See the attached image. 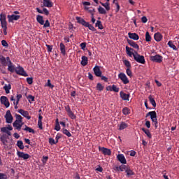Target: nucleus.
<instances>
[{
	"label": "nucleus",
	"instance_id": "nucleus-1",
	"mask_svg": "<svg viewBox=\"0 0 179 179\" xmlns=\"http://www.w3.org/2000/svg\"><path fill=\"white\" fill-rule=\"evenodd\" d=\"M76 19L77 20V23L82 24V26H84L85 27H88L89 30H91L92 31H96V28H94L93 25L90 24V23L86 22L83 18L76 17Z\"/></svg>",
	"mask_w": 179,
	"mask_h": 179
},
{
	"label": "nucleus",
	"instance_id": "nucleus-2",
	"mask_svg": "<svg viewBox=\"0 0 179 179\" xmlns=\"http://www.w3.org/2000/svg\"><path fill=\"white\" fill-rule=\"evenodd\" d=\"M0 22L3 34L4 36H6V34H8V22H6V15L3 13L0 14Z\"/></svg>",
	"mask_w": 179,
	"mask_h": 179
},
{
	"label": "nucleus",
	"instance_id": "nucleus-3",
	"mask_svg": "<svg viewBox=\"0 0 179 179\" xmlns=\"http://www.w3.org/2000/svg\"><path fill=\"white\" fill-rule=\"evenodd\" d=\"M149 116L151 118V121H152V122H154L155 127L157 128L158 122H157V114L156 113V111L148 112L146 114L145 117L148 118Z\"/></svg>",
	"mask_w": 179,
	"mask_h": 179
},
{
	"label": "nucleus",
	"instance_id": "nucleus-4",
	"mask_svg": "<svg viewBox=\"0 0 179 179\" xmlns=\"http://www.w3.org/2000/svg\"><path fill=\"white\" fill-rule=\"evenodd\" d=\"M134 61L138 62V64H145L146 61L145 60V57L143 55H141L138 53V52H135V55H133Z\"/></svg>",
	"mask_w": 179,
	"mask_h": 179
},
{
	"label": "nucleus",
	"instance_id": "nucleus-5",
	"mask_svg": "<svg viewBox=\"0 0 179 179\" xmlns=\"http://www.w3.org/2000/svg\"><path fill=\"white\" fill-rule=\"evenodd\" d=\"M150 59L152 62H157V64H161V62H163V57L160 55H156L155 56H150Z\"/></svg>",
	"mask_w": 179,
	"mask_h": 179
},
{
	"label": "nucleus",
	"instance_id": "nucleus-6",
	"mask_svg": "<svg viewBox=\"0 0 179 179\" xmlns=\"http://www.w3.org/2000/svg\"><path fill=\"white\" fill-rule=\"evenodd\" d=\"M4 118L7 124H12L13 122V116H12V113H10V110H9L6 111Z\"/></svg>",
	"mask_w": 179,
	"mask_h": 179
},
{
	"label": "nucleus",
	"instance_id": "nucleus-7",
	"mask_svg": "<svg viewBox=\"0 0 179 179\" xmlns=\"http://www.w3.org/2000/svg\"><path fill=\"white\" fill-rule=\"evenodd\" d=\"M15 73H17V75H20L21 76H29L27 73H26V71H24V69H23V67L20 66L16 67Z\"/></svg>",
	"mask_w": 179,
	"mask_h": 179
},
{
	"label": "nucleus",
	"instance_id": "nucleus-8",
	"mask_svg": "<svg viewBox=\"0 0 179 179\" xmlns=\"http://www.w3.org/2000/svg\"><path fill=\"white\" fill-rule=\"evenodd\" d=\"M118 78L120 80H122L124 85H128V83H129V80H128V77H127V75H125V73H120L118 74Z\"/></svg>",
	"mask_w": 179,
	"mask_h": 179
},
{
	"label": "nucleus",
	"instance_id": "nucleus-9",
	"mask_svg": "<svg viewBox=\"0 0 179 179\" xmlns=\"http://www.w3.org/2000/svg\"><path fill=\"white\" fill-rule=\"evenodd\" d=\"M0 101L1 104H3L6 108H8L9 106H10V103H9V99H8V97L5 96H2L0 98Z\"/></svg>",
	"mask_w": 179,
	"mask_h": 179
},
{
	"label": "nucleus",
	"instance_id": "nucleus-10",
	"mask_svg": "<svg viewBox=\"0 0 179 179\" xmlns=\"http://www.w3.org/2000/svg\"><path fill=\"white\" fill-rule=\"evenodd\" d=\"M99 152H101L104 156H111V150L104 147H99Z\"/></svg>",
	"mask_w": 179,
	"mask_h": 179
},
{
	"label": "nucleus",
	"instance_id": "nucleus-11",
	"mask_svg": "<svg viewBox=\"0 0 179 179\" xmlns=\"http://www.w3.org/2000/svg\"><path fill=\"white\" fill-rule=\"evenodd\" d=\"M17 155L20 159H23V160H27V159H29L30 157V155L29 154L20 151L17 152Z\"/></svg>",
	"mask_w": 179,
	"mask_h": 179
},
{
	"label": "nucleus",
	"instance_id": "nucleus-12",
	"mask_svg": "<svg viewBox=\"0 0 179 179\" xmlns=\"http://www.w3.org/2000/svg\"><path fill=\"white\" fill-rule=\"evenodd\" d=\"M8 19L9 23H13V20H19L20 19V15H11L7 16Z\"/></svg>",
	"mask_w": 179,
	"mask_h": 179
},
{
	"label": "nucleus",
	"instance_id": "nucleus-13",
	"mask_svg": "<svg viewBox=\"0 0 179 179\" xmlns=\"http://www.w3.org/2000/svg\"><path fill=\"white\" fill-rule=\"evenodd\" d=\"M18 113L20 114H21V115H22L23 117H24L25 118H27L28 120L31 119V116L29 115V112L28 111H26L23 109H20V110H18Z\"/></svg>",
	"mask_w": 179,
	"mask_h": 179
},
{
	"label": "nucleus",
	"instance_id": "nucleus-14",
	"mask_svg": "<svg viewBox=\"0 0 179 179\" xmlns=\"http://www.w3.org/2000/svg\"><path fill=\"white\" fill-rule=\"evenodd\" d=\"M127 43L130 45L131 47H132L135 50H137V51H139V45H138L135 41L127 39Z\"/></svg>",
	"mask_w": 179,
	"mask_h": 179
},
{
	"label": "nucleus",
	"instance_id": "nucleus-15",
	"mask_svg": "<svg viewBox=\"0 0 179 179\" xmlns=\"http://www.w3.org/2000/svg\"><path fill=\"white\" fill-rule=\"evenodd\" d=\"M43 6L45 8H52L54 3L51 0H43Z\"/></svg>",
	"mask_w": 179,
	"mask_h": 179
},
{
	"label": "nucleus",
	"instance_id": "nucleus-16",
	"mask_svg": "<svg viewBox=\"0 0 179 179\" xmlns=\"http://www.w3.org/2000/svg\"><path fill=\"white\" fill-rule=\"evenodd\" d=\"M128 36L131 40H134L136 41H138V40H139V35H138V34L136 33L129 32Z\"/></svg>",
	"mask_w": 179,
	"mask_h": 179
},
{
	"label": "nucleus",
	"instance_id": "nucleus-17",
	"mask_svg": "<svg viewBox=\"0 0 179 179\" xmlns=\"http://www.w3.org/2000/svg\"><path fill=\"white\" fill-rule=\"evenodd\" d=\"M94 75H96L98 78H100L101 76V71L100 70V67L99 66H95L93 69Z\"/></svg>",
	"mask_w": 179,
	"mask_h": 179
},
{
	"label": "nucleus",
	"instance_id": "nucleus-18",
	"mask_svg": "<svg viewBox=\"0 0 179 179\" xmlns=\"http://www.w3.org/2000/svg\"><path fill=\"white\" fill-rule=\"evenodd\" d=\"M117 159L122 164H127V159H125V157L122 154H119L117 156Z\"/></svg>",
	"mask_w": 179,
	"mask_h": 179
},
{
	"label": "nucleus",
	"instance_id": "nucleus-19",
	"mask_svg": "<svg viewBox=\"0 0 179 179\" xmlns=\"http://www.w3.org/2000/svg\"><path fill=\"white\" fill-rule=\"evenodd\" d=\"M119 131H123V129H126L128 128L129 125L125 122H122L120 124L117 125Z\"/></svg>",
	"mask_w": 179,
	"mask_h": 179
},
{
	"label": "nucleus",
	"instance_id": "nucleus-20",
	"mask_svg": "<svg viewBox=\"0 0 179 179\" xmlns=\"http://www.w3.org/2000/svg\"><path fill=\"white\" fill-rule=\"evenodd\" d=\"M132 51H134V48H131L128 46H126V52H127V55H129V57H131L132 55L133 56L135 55V52H136V51H134V52Z\"/></svg>",
	"mask_w": 179,
	"mask_h": 179
},
{
	"label": "nucleus",
	"instance_id": "nucleus-21",
	"mask_svg": "<svg viewBox=\"0 0 179 179\" xmlns=\"http://www.w3.org/2000/svg\"><path fill=\"white\" fill-rule=\"evenodd\" d=\"M120 97L122 100L129 101V94H125L122 91L120 92Z\"/></svg>",
	"mask_w": 179,
	"mask_h": 179
},
{
	"label": "nucleus",
	"instance_id": "nucleus-22",
	"mask_svg": "<svg viewBox=\"0 0 179 179\" xmlns=\"http://www.w3.org/2000/svg\"><path fill=\"white\" fill-rule=\"evenodd\" d=\"M154 38L155 41L159 43V41H162V40H163V35H162V34L159 32H157L154 34Z\"/></svg>",
	"mask_w": 179,
	"mask_h": 179
},
{
	"label": "nucleus",
	"instance_id": "nucleus-23",
	"mask_svg": "<svg viewBox=\"0 0 179 179\" xmlns=\"http://www.w3.org/2000/svg\"><path fill=\"white\" fill-rule=\"evenodd\" d=\"M13 127L10 124H8L6 127H1V131L4 134H6L8 131H13Z\"/></svg>",
	"mask_w": 179,
	"mask_h": 179
},
{
	"label": "nucleus",
	"instance_id": "nucleus-24",
	"mask_svg": "<svg viewBox=\"0 0 179 179\" xmlns=\"http://www.w3.org/2000/svg\"><path fill=\"white\" fill-rule=\"evenodd\" d=\"M1 142H2L3 145H4V148H8V138H6V136L3 135L0 138Z\"/></svg>",
	"mask_w": 179,
	"mask_h": 179
},
{
	"label": "nucleus",
	"instance_id": "nucleus-25",
	"mask_svg": "<svg viewBox=\"0 0 179 179\" xmlns=\"http://www.w3.org/2000/svg\"><path fill=\"white\" fill-rule=\"evenodd\" d=\"M8 71L9 72H11V73H13V72H16V67H15L13 63L8 64Z\"/></svg>",
	"mask_w": 179,
	"mask_h": 179
},
{
	"label": "nucleus",
	"instance_id": "nucleus-26",
	"mask_svg": "<svg viewBox=\"0 0 179 179\" xmlns=\"http://www.w3.org/2000/svg\"><path fill=\"white\" fill-rule=\"evenodd\" d=\"M21 122L15 121L13 123V126L15 128V129H17V131H20L22 129V125L20 124Z\"/></svg>",
	"mask_w": 179,
	"mask_h": 179
},
{
	"label": "nucleus",
	"instance_id": "nucleus-27",
	"mask_svg": "<svg viewBox=\"0 0 179 179\" xmlns=\"http://www.w3.org/2000/svg\"><path fill=\"white\" fill-rule=\"evenodd\" d=\"M141 131L145 134V135L148 136V139H152V134L150 133V131L148 129L141 128Z\"/></svg>",
	"mask_w": 179,
	"mask_h": 179
},
{
	"label": "nucleus",
	"instance_id": "nucleus-28",
	"mask_svg": "<svg viewBox=\"0 0 179 179\" xmlns=\"http://www.w3.org/2000/svg\"><path fill=\"white\" fill-rule=\"evenodd\" d=\"M125 173H127V177L135 176V172H134V171H132L129 166H127Z\"/></svg>",
	"mask_w": 179,
	"mask_h": 179
},
{
	"label": "nucleus",
	"instance_id": "nucleus-29",
	"mask_svg": "<svg viewBox=\"0 0 179 179\" xmlns=\"http://www.w3.org/2000/svg\"><path fill=\"white\" fill-rule=\"evenodd\" d=\"M0 62L3 66H6L8 65V62H6V57L0 55Z\"/></svg>",
	"mask_w": 179,
	"mask_h": 179
},
{
	"label": "nucleus",
	"instance_id": "nucleus-30",
	"mask_svg": "<svg viewBox=\"0 0 179 179\" xmlns=\"http://www.w3.org/2000/svg\"><path fill=\"white\" fill-rule=\"evenodd\" d=\"M100 4L103 6V8H105V9L106 10H110V2L109 1H106V3H103L101 1H100Z\"/></svg>",
	"mask_w": 179,
	"mask_h": 179
},
{
	"label": "nucleus",
	"instance_id": "nucleus-31",
	"mask_svg": "<svg viewBox=\"0 0 179 179\" xmlns=\"http://www.w3.org/2000/svg\"><path fill=\"white\" fill-rule=\"evenodd\" d=\"M81 65H83V66H86V65H87V61H88V59H87V57L86 56H83L81 57Z\"/></svg>",
	"mask_w": 179,
	"mask_h": 179
},
{
	"label": "nucleus",
	"instance_id": "nucleus-32",
	"mask_svg": "<svg viewBox=\"0 0 179 179\" xmlns=\"http://www.w3.org/2000/svg\"><path fill=\"white\" fill-rule=\"evenodd\" d=\"M3 89L6 93V94H9V93H10V89H12V86L10 85V84L8 85H5L3 87Z\"/></svg>",
	"mask_w": 179,
	"mask_h": 179
},
{
	"label": "nucleus",
	"instance_id": "nucleus-33",
	"mask_svg": "<svg viewBox=\"0 0 179 179\" xmlns=\"http://www.w3.org/2000/svg\"><path fill=\"white\" fill-rule=\"evenodd\" d=\"M110 92H115V93H118L120 92V87H117L115 85H113L112 87H109Z\"/></svg>",
	"mask_w": 179,
	"mask_h": 179
},
{
	"label": "nucleus",
	"instance_id": "nucleus-34",
	"mask_svg": "<svg viewBox=\"0 0 179 179\" xmlns=\"http://www.w3.org/2000/svg\"><path fill=\"white\" fill-rule=\"evenodd\" d=\"M122 114H124V115H129V114H131V109L128 107H124L122 109Z\"/></svg>",
	"mask_w": 179,
	"mask_h": 179
},
{
	"label": "nucleus",
	"instance_id": "nucleus-35",
	"mask_svg": "<svg viewBox=\"0 0 179 179\" xmlns=\"http://www.w3.org/2000/svg\"><path fill=\"white\" fill-rule=\"evenodd\" d=\"M95 27H98L99 30H103L104 29V27L103 26V24H101V21L97 20L95 23Z\"/></svg>",
	"mask_w": 179,
	"mask_h": 179
},
{
	"label": "nucleus",
	"instance_id": "nucleus-36",
	"mask_svg": "<svg viewBox=\"0 0 179 179\" xmlns=\"http://www.w3.org/2000/svg\"><path fill=\"white\" fill-rule=\"evenodd\" d=\"M148 99L150 100V104H152V106L156 107V101L155 100V98H153V96L150 95Z\"/></svg>",
	"mask_w": 179,
	"mask_h": 179
},
{
	"label": "nucleus",
	"instance_id": "nucleus-37",
	"mask_svg": "<svg viewBox=\"0 0 179 179\" xmlns=\"http://www.w3.org/2000/svg\"><path fill=\"white\" fill-rule=\"evenodd\" d=\"M98 12L100 13V15H106L107 14V11L104 8L101 7V6H99L98 8Z\"/></svg>",
	"mask_w": 179,
	"mask_h": 179
},
{
	"label": "nucleus",
	"instance_id": "nucleus-38",
	"mask_svg": "<svg viewBox=\"0 0 179 179\" xmlns=\"http://www.w3.org/2000/svg\"><path fill=\"white\" fill-rule=\"evenodd\" d=\"M36 20L38 22V23H39L40 24H44V20L43 18V16L38 15L36 17Z\"/></svg>",
	"mask_w": 179,
	"mask_h": 179
},
{
	"label": "nucleus",
	"instance_id": "nucleus-39",
	"mask_svg": "<svg viewBox=\"0 0 179 179\" xmlns=\"http://www.w3.org/2000/svg\"><path fill=\"white\" fill-rule=\"evenodd\" d=\"M23 130L29 132V134H36V131L31 127H27V125H25V128L23 129Z\"/></svg>",
	"mask_w": 179,
	"mask_h": 179
},
{
	"label": "nucleus",
	"instance_id": "nucleus-40",
	"mask_svg": "<svg viewBox=\"0 0 179 179\" xmlns=\"http://www.w3.org/2000/svg\"><path fill=\"white\" fill-rule=\"evenodd\" d=\"M123 64L127 67V69L132 68V66L131 65V62L127 59L123 60Z\"/></svg>",
	"mask_w": 179,
	"mask_h": 179
},
{
	"label": "nucleus",
	"instance_id": "nucleus-41",
	"mask_svg": "<svg viewBox=\"0 0 179 179\" xmlns=\"http://www.w3.org/2000/svg\"><path fill=\"white\" fill-rule=\"evenodd\" d=\"M168 45L169 47H170L171 48H172L173 50H174V51H177V47L176 46V45H174V43H173L172 41H169L168 42Z\"/></svg>",
	"mask_w": 179,
	"mask_h": 179
},
{
	"label": "nucleus",
	"instance_id": "nucleus-42",
	"mask_svg": "<svg viewBox=\"0 0 179 179\" xmlns=\"http://www.w3.org/2000/svg\"><path fill=\"white\" fill-rule=\"evenodd\" d=\"M96 90H99V92H103V90H104V86L101 85V83H98L96 84Z\"/></svg>",
	"mask_w": 179,
	"mask_h": 179
},
{
	"label": "nucleus",
	"instance_id": "nucleus-43",
	"mask_svg": "<svg viewBox=\"0 0 179 179\" xmlns=\"http://www.w3.org/2000/svg\"><path fill=\"white\" fill-rule=\"evenodd\" d=\"M62 133L64 135H66V136H68V138H71V136H72V134H71V132H69V131H68V129H62Z\"/></svg>",
	"mask_w": 179,
	"mask_h": 179
},
{
	"label": "nucleus",
	"instance_id": "nucleus-44",
	"mask_svg": "<svg viewBox=\"0 0 179 179\" xmlns=\"http://www.w3.org/2000/svg\"><path fill=\"white\" fill-rule=\"evenodd\" d=\"M145 41L149 43V41H152V36H150V34H149V31H147L145 33Z\"/></svg>",
	"mask_w": 179,
	"mask_h": 179
},
{
	"label": "nucleus",
	"instance_id": "nucleus-45",
	"mask_svg": "<svg viewBox=\"0 0 179 179\" xmlns=\"http://www.w3.org/2000/svg\"><path fill=\"white\" fill-rule=\"evenodd\" d=\"M60 51L63 54V55H65L66 54L65 45H64V43H60Z\"/></svg>",
	"mask_w": 179,
	"mask_h": 179
},
{
	"label": "nucleus",
	"instance_id": "nucleus-46",
	"mask_svg": "<svg viewBox=\"0 0 179 179\" xmlns=\"http://www.w3.org/2000/svg\"><path fill=\"white\" fill-rule=\"evenodd\" d=\"M17 146L21 150L24 149V145H23V141H18L17 142Z\"/></svg>",
	"mask_w": 179,
	"mask_h": 179
},
{
	"label": "nucleus",
	"instance_id": "nucleus-47",
	"mask_svg": "<svg viewBox=\"0 0 179 179\" xmlns=\"http://www.w3.org/2000/svg\"><path fill=\"white\" fill-rule=\"evenodd\" d=\"M69 117L71 118V120H76V115L73 113V112L71 111L67 113Z\"/></svg>",
	"mask_w": 179,
	"mask_h": 179
},
{
	"label": "nucleus",
	"instance_id": "nucleus-48",
	"mask_svg": "<svg viewBox=\"0 0 179 179\" xmlns=\"http://www.w3.org/2000/svg\"><path fill=\"white\" fill-rule=\"evenodd\" d=\"M15 121H17L18 122H22V121H23V117L20 115L15 114Z\"/></svg>",
	"mask_w": 179,
	"mask_h": 179
},
{
	"label": "nucleus",
	"instance_id": "nucleus-49",
	"mask_svg": "<svg viewBox=\"0 0 179 179\" xmlns=\"http://www.w3.org/2000/svg\"><path fill=\"white\" fill-rule=\"evenodd\" d=\"M120 167V171H127V169H128V166L127 165L122 164Z\"/></svg>",
	"mask_w": 179,
	"mask_h": 179
},
{
	"label": "nucleus",
	"instance_id": "nucleus-50",
	"mask_svg": "<svg viewBox=\"0 0 179 179\" xmlns=\"http://www.w3.org/2000/svg\"><path fill=\"white\" fill-rule=\"evenodd\" d=\"M27 99L29 101V103H31V101H34L35 97L33 95H28Z\"/></svg>",
	"mask_w": 179,
	"mask_h": 179
},
{
	"label": "nucleus",
	"instance_id": "nucleus-51",
	"mask_svg": "<svg viewBox=\"0 0 179 179\" xmlns=\"http://www.w3.org/2000/svg\"><path fill=\"white\" fill-rule=\"evenodd\" d=\"M126 73L127 76H129V78H132V71H131V69H127Z\"/></svg>",
	"mask_w": 179,
	"mask_h": 179
},
{
	"label": "nucleus",
	"instance_id": "nucleus-52",
	"mask_svg": "<svg viewBox=\"0 0 179 179\" xmlns=\"http://www.w3.org/2000/svg\"><path fill=\"white\" fill-rule=\"evenodd\" d=\"M1 45H3V47H5L6 48H8V47H9V44L8 43V42H6V40L1 41Z\"/></svg>",
	"mask_w": 179,
	"mask_h": 179
},
{
	"label": "nucleus",
	"instance_id": "nucleus-53",
	"mask_svg": "<svg viewBox=\"0 0 179 179\" xmlns=\"http://www.w3.org/2000/svg\"><path fill=\"white\" fill-rule=\"evenodd\" d=\"M62 138V134H59L58 133L57 135H56V137H55V139H56V143H58V141H59V139H61Z\"/></svg>",
	"mask_w": 179,
	"mask_h": 179
},
{
	"label": "nucleus",
	"instance_id": "nucleus-54",
	"mask_svg": "<svg viewBox=\"0 0 179 179\" xmlns=\"http://www.w3.org/2000/svg\"><path fill=\"white\" fill-rule=\"evenodd\" d=\"M49 143L52 146V145H57V142L55 141V140H54V138H49Z\"/></svg>",
	"mask_w": 179,
	"mask_h": 179
},
{
	"label": "nucleus",
	"instance_id": "nucleus-55",
	"mask_svg": "<svg viewBox=\"0 0 179 179\" xmlns=\"http://www.w3.org/2000/svg\"><path fill=\"white\" fill-rule=\"evenodd\" d=\"M46 86H48V87H50V89H54V85L52 84H51V80H48V83Z\"/></svg>",
	"mask_w": 179,
	"mask_h": 179
},
{
	"label": "nucleus",
	"instance_id": "nucleus-56",
	"mask_svg": "<svg viewBox=\"0 0 179 179\" xmlns=\"http://www.w3.org/2000/svg\"><path fill=\"white\" fill-rule=\"evenodd\" d=\"M48 160V156L43 157L42 162L43 164H45V163H47Z\"/></svg>",
	"mask_w": 179,
	"mask_h": 179
},
{
	"label": "nucleus",
	"instance_id": "nucleus-57",
	"mask_svg": "<svg viewBox=\"0 0 179 179\" xmlns=\"http://www.w3.org/2000/svg\"><path fill=\"white\" fill-rule=\"evenodd\" d=\"M27 82L28 85H33V78H27Z\"/></svg>",
	"mask_w": 179,
	"mask_h": 179
},
{
	"label": "nucleus",
	"instance_id": "nucleus-58",
	"mask_svg": "<svg viewBox=\"0 0 179 179\" xmlns=\"http://www.w3.org/2000/svg\"><path fill=\"white\" fill-rule=\"evenodd\" d=\"M16 97H17L16 103H17V104H19V101H20V99L22 98V94H17Z\"/></svg>",
	"mask_w": 179,
	"mask_h": 179
},
{
	"label": "nucleus",
	"instance_id": "nucleus-59",
	"mask_svg": "<svg viewBox=\"0 0 179 179\" xmlns=\"http://www.w3.org/2000/svg\"><path fill=\"white\" fill-rule=\"evenodd\" d=\"M46 47H47L48 52H51V51H52V45L46 44Z\"/></svg>",
	"mask_w": 179,
	"mask_h": 179
},
{
	"label": "nucleus",
	"instance_id": "nucleus-60",
	"mask_svg": "<svg viewBox=\"0 0 179 179\" xmlns=\"http://www.w3.org/2000/svg\"><path fill=\"white\" fill-rule=\"evenodd\" d=\"M141 22L142 23H147L148 22V18L146 16H143L141 17Z\"/></svg>",
	"mask_w": 179,
	"mask_h": 179
},
{
	"label": "nucleus",
	"instance_id": "nucleus-61",
	"mask_svg": "<svg viewBox=\"0 0 179 179\" xmlns=\"http://www.w3.org/2000/svg\"><path fill=\"white\" fill-rule=\"evenodd\" d=\"M43 27H50V21H48V20H47L45 24H43Z\"/></svg>",
	"mask_w": 179,
	"mask_h": 179
},
{
	"label": "nucleus",
	"instance_id": "nucleus-62",
	"mask_svg": "<svg viewBox=\"0 0 179 179\" xmlns=\"http://www.w3.org/2000/svg\"><path fill=\"white\" fill-rule=\"evenodd\" d=\"M43 12L46 16H48V15H50V11H48L47 8H43Z\"/></svg>",
	"mask_w": 179,
	"mask_h": 179
},
{
	"label": "nucleus",
	"instance_id": "nucleus-63",
	"mask_svg": "<svg viewBox=\"0 0 179 179\" xmlns=\"http://www.w3.org/2000/svg\"><path fill=\"white\" fill-rule=\"evenodd\" d=\"M38 126L39 129H43V122L38 121Z\"/></svg>",
	"mask_w": 179,
	"mask_h": 179
},
{
	"label": "nucleus",
	"instance_id": "nucleus-64",
	"mask_svg": "<svg viewBox=\"0 0 179 179\" xmlns=\"http://www.w3.org/2000/svg\"><path fill=\"white\" fill-rule=\"evenodd\" d=\"M0 179H6V175L0 173Z\"/></svg>",
	"mask_w": 179,
	"mask_h": 179
}]
</instances>
